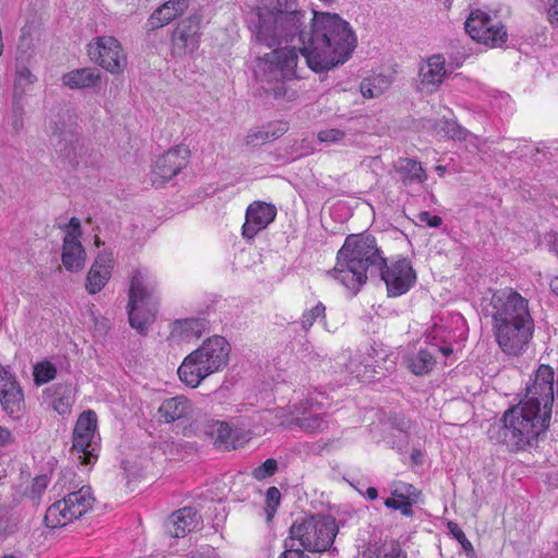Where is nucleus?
Masks as SVG:
<instances>
[{
    "label": "nucleus",
    "instance_id": "obj_1",
    "mask_svg": "<svg viewBox=\"0 0 558 558\" xmlns=\"http://www.w3.org/2000/svg\"><path fill=\"white\" fill-rule=\"evenodd\" d=\"M554 375L550 366L541 365L533 385L526 387L524 399L505 412L502 425L490 430V437L510 451L534 446L549 427L554 402Z\"/></svg>",
    "mask_w": 558,
    "mask_h": 558
},
{
    "label": "nucleus",
    "instance_id": "obj_2",
    "mask_svg": "<svg viewBox=\"0 0 558 558\" xmlns=\"http://www.w3.org/2000/svg\"><path fill=\"white\" fill-rule=\"evenodd\" d=\"M287 24L298 31L300 52L314 72L327 71L349 58L348 23L337 14L315 13L308 28L299 29L300 15L293 13Z\"/></svg>",
    "mask_w": 558,
    "mask_h": 558
},
{
    "label": "nucleus",
    "instance_id": "obj_3",
    "mask_svg": "<svg viewBox=\"0 0 558 558\" xmlns=\"http://www.w3.org/2000/svg\"><path fill=\"white\" fill-rule=\"evenodd\" d=\"M494 332L500 349L517 355L526 347L534 331L529 301L511 288L493 294Z\"/></svg>",
    "mask_w": 558,
    "mask_h": 558
},
{
    "label": "nucleus",
    "instance_id": "obj_4",
    "mask_svg": "<svg viewBox=\"0 0 558 558\" xmlns=\"http://www.w3.org/2000/svg\"><path fill=\"white\" fill-rule=\"evenodd\" d=\"M231 353V345L226 338L213 336L201 347L187 354L178 368L180 380L191 388H196L211 374L223 371Z\"/></svg>",
    "mask_w": 558,
    "mask_h": 558
},
{
    "label": "nucleus",
    "instance_id": "obj_5",
    "mask_svg": "<svg viewBox=\"0 0 558 558\" xmlns=\"http://www.w3.org/2000/svg\"><path fill=\"white\" fill-rule=\"evenodd\" d=\"M339 526L335 519L327 515H311L295 520L289 529L283 546L299 547L304 553H324L331 548Z\"/></svg>",
    "mask_w": 558,
    "mask_h": 558
},
{
    "label": "nucleus",
    "instance_id": "obj_6",
    "mask_svg": "<svg viewBox=\"0 0 558 558\" xmlns=\"http://www.w3.org/2000/svg\"><path fill=\"white\" fill-rule=\"evenodd\" d=\"M158 298L155 287L148 283L140 270H135L129 290V322L132 328L144 333L155 322Z\"/></svg>",
    "mask_w": 558,
    "mask_h": 558
},
{
    "label": "nucleus",
    "instance_id": "obj_7",
    "mask_svg": "<svg viewBox=\"0 0 558 558\" xmlns=\"http://www.w3.org/2000/svg\"><path fill=\"white\" fill-rule=\"evenodd\" d=\"M94 502L92 488L83 486L50 505L46 510L44 522L49 529L65 526L92 510Z\"/></svg>",
    "mask_w": 558,
    "mask_h": 558
},
{
    "label": "nucleus",
    "instance_id": "obj_8",
    "mask_svg": "<svg viewBox=\"0 0 558 558\" xmlns=\"http://www.w3.org/2000/svg\"><path fill=\"white\" fill-rule=\"evenodd\" d=\"M384 264L385 257L374 235L361 230L351 233V275L353 281L357 283L356 291L366 283L367 270Z\"/></svg>",
    "mask_w": 558,
    "mask_h": 558
},
{
    "label": "nucleus",
    "instance_id": "obj_9",
    "mask_svg": "<svg viewBox=\"0 0 558 558\" xmlns=\"http://www.w3.org/2000/svg\"><path fill=\"white\" fill-rule=\"evenodd\" d=\"M96 430V413L93 410L81 413L73 429L71 448L81 465H93L98 460L97 445L93 441Z\"/></svg>",
    "mask_w": 558,
    "mask_h": 558
},
{
    "label": "nucleus",
    "instance_id": "obj_10",
    "mask_svg": "<svg viewBox=\"0 0 558 558\" xmlns=\"http://www.w3.org/2000/svg\"><path fill=\"white\" fill-rule=\"evenodd\" d=\"M89 59L107 72L118 75L128 65L126 54L118 39L112 36H99L87 45Z\"/></svg>",
    "mask_w": 558,
    "mask_h": 558
},
{
    "label": "nucleus",
    "instance_id": "obj_11",
    "mask_svg": "<svg viewBox=\"0 0 558 558\" xmlns=\"http://www.w3.org/2000/svg\"><path fill=\"white\" fill-rule=\"evenodd\" d=\"M375 270H378L385 282L389 298L405 294L416 282V272L404 257L392 260L390 264L385 258V264L378 265Z\"/></svg>",
    "mask_w": 558,
    "mask_h": 558
},
{
    "label": "nucleus",
    "instance_id": "obj_12",
    "mask_svg": "<svg viewBox=\"0 0 558 558\" xmlns=\"http://www.w3.org/2000/svg\"><path fill=\"white\" fill-rule=\"evenodd\" d=\"M466 33L476 41L490 47L501 46L507 40V32L502 24L494 23L492 17L481 10L471 12L465 21Z\"/></svg>",
    "mask_w": 558,
    "mask_h": 558
},
{
    "label": "nucleus",
    "instance_id": "obj_13",
    "mask_svg": "<svg viewBox=\"0 0 558 558\" xmlns=\"http://www.w3.org/2000/svg\"><path fill=\"white\" fill-rule=\"evenodd\" d=\"M298 52L293 48H278L263 58V70L267 83L291 81L296 77Z\"/></svg>",
    "mask_w": 558,
    "mask_h": 558
},
{
    "label": "nucleus",
    "instance_id": "obj_14",
    "mask_svg": "<svg viewBox=\"0 0 558 558\" xmlns=\"http://www.w3.org/2000/svg\"><path fill=\"white\" fill-rule=\"evenodd\" d=\"M190 155L191 150L184 144L177 145L166 151L158 158L151 170V184L160 187L178 175L186 167Z\"/></svg>",
    "mask_w": 558,
    "mask_h": 558
},
{
    "label": "nucleus",
    "instance_id": "obj_15",
    "mask_svg": "<svg viewBox=\"0 0 558 558\" xmlns=\"http://www.w3.org/2000/svg\"><path fill=\"white\" fill-rule=\"evenodd\" d=\"M0 404L14 421L20 420L25 412L23 390L15 376L2 365H0Z\"/></svg>",
    "mask_w": 558,
    "mask_h": 558
},
{
    "label": "nucleus",
    "instance_id": "obj_16",
    "mask_svg": "<svg viewBox=\"0 0 558 558\" xmlns=\"http://www.w3.org/2000/svg\"><path fill=\"white\" fill-rule=\"evenodd\" d=\"M81 235V222L76 217H72L63 239L61 254L62 264L69 271H80L85 266L86 252L80 241Z\"/></svg>",
    "mask_w": 558,
    "mask_h": 558
},
{
    "label": "nucleus",
    "instance_id": "obj_17",
    "mask_svg": "<svg viewBox=\"0 0 558 558\" xmlns=\"http://www.w3.org/2000/svg\"><path fill=\"white\" fill-rule=\"evenodd\" d=\"M277 217L274 204L264 201H254L245 210V222L242 226L244 239L252 240L258 232L265 230Z\"/></svg>",
    "mask_w": 558,
    "mask_h": 558
},
{
    "label": "nucleus",
    "instance_id": "obj_18",
    "mask_svg": "<svg viewBox=\"0 0 558 558\" xmlns=\"http://www.w3.org/2000/svg\"><path fill=\"white\" fill-rule=\"evenodd\" d=\"M199 21L195 17L181 20L171 35V48L173 53L183 54L187 50H196L199 45Z\"/></svg>",
    "mask_w": 558,
    "mask_h": 558
},
{
    "label": "nucleus",
    "instance_id": "obj_19",
    "mask_svg": "<svg viewBox=\"0 0 558 558\" xmlns=\"http://www.w3.org/2000/svg\"><path fill=\"white\" fill-rule=\"evenodd\" d=\"M199 519L201 517L194 508H181L169 518L168 532L172 537H184L197 527Z\"/></svg>",
    "mask_w": 558,
    "mask_h": 558
},
{
    "label": "nucleus",
    "instance_id": "obj_20",
    "mask_svg": "<svg viewBox=\"0 0 558 558\" xmlns=\"http://www.w3.org/2000/svg\"><path fill=\"white\" fill-rule=\"evenodd\" d=\"M189 7L187 0H169L158 7L149 16L147 27L150 31L161 28L182 15Z\"/></svg>",
    "mask_w": 558,
    "mask_h": 558
},
{
    "label": "nucleus",
    "instance_id": "obj_21",
    "mask_svg": "<svg viewBox=\"0 0 558 558\" xmlns=\"http://www.w3.org/2000/svg\"><path fill=\"white\" fill-rule=\"evenodd\" d=\"M112 259L108 255L100 254L93 263L87 277L86 290L90 294L100 292L111 277Z\"/></svg>",
    "mask_w": 558,
    "mask_h": 558
},
{
    "label": "nucleus",
    "instance_id": "obj_22",
    "mask_svg": "<svg viewBox=\"0 0 558 558\" xmlns=\"http://www.w3.org/2000/svg\"><path fill=\"white\" fill-rule=\"evenodd\" d=\"M395 81L392 71H374L363 78L360 84V90L364 98H377L387 92Z\"/></svg>",
    "mask_w": 558,
    "mask_h": 558
},
{
    "label": "nucleus",
    "instance_id": "obj_23",
    "mask_svg": "<svg viewBox=\"0 0 558 558\" xmlns=\"http://www.w3.org/2000/svg\"><path fill=\"white\" fill-rule=\"evenodd\" d=\"M100 72L94 68L72 70L62 76V83L70 89H83L96 86L100 81Z\"/></svg>",
    "mask_w": 558,
    "mask_h": 558
},
{
    "label": "nucleus",
    "instance_id": "obj_24",
    "mask_svg": "<svg viewBox=\"0 0 558 558\" xmlns=\"http://www.w3.org/2000/svg\"><path fill=\"white\" fill-rule=\"evenodd\" d=\"M208 329V322L204 318H186L177 320L171 329V337L182 341L198 339Z\"/></svg>",
    "mask_w": 558,
    "mask_h": 558
},
{
    "label": "nucleus",
    "instance_id": "obj_25",
    "mask_svg": "<svg viewBox=\"0 0 558 558\" xmlns=\"http://www.w3.org/2000/svg\"><path fill=\"white\" fill-rule=\"evenodd\" d=\"M447 75L445 58L441 54H434L428 58L425 66L421 68L420 76L424 85L437 86L442 83Z\"/></svg>",
    "mask_w": 558,
    "mask_h": 558
},
{
    "label": "nucleus",
    "instance_id": "obj_26",
    "mask_svg": "<svg viewBox=\"0 0 558 558\" xmlns=\"http://www.w3.org/2000/svg\"><path fill=\"white\" fill-rule=\"evenodd\" d=\"M190 410L189 400L184 397L178 396L165 400L158 409L160 417L166 423H173L182 417H185Z\"/></svg>",
    "mask_w": 558,
    "mask_h": 558
},
{
    "label": "nucleus",
    "instance_id": "obj_27",
    "mask_svg": "<svg viewBox=\"0 0 558 558\" xmlns=\"http://www.w3.org/2000/svg\"><path fill=\"white\" fill-rule=\"evenodd\" d=\"M396 171L400 174L404 184L423 183L427 174L421 162L411 158H400L395 165Z\"/></svg>",
    "mask_w": 558,
    "mask_h": 558
},
{
    "label": "nucleus",
    "instance_id": "obj_28",
    "mask_svg": "<svg viewBox=\"0 0 558 558\" xmlns=\"http://www.w3.org/2000/svg\"><path fill=\"white\" fill-rule=\"evenodd\" d=\"M363 558H407L397 541H385L383 544L371 545L363 551Z\"/></svg>",
    "mask_w": 558,
    "mask_h": 558
},
{
    "label": "nucleus",
    "instance_id": "obj_29",
    "mask_svg": "<svg viewBox=\"0 0 558 558\" xmlns=\"http://www.w3.org/2000/svg\"><path fill=\"white\" fill-rule=\"evenodd\" d=\"M435 363V354L427 349H422L417 353L409 355L405 360L407 367L415 375L429 373Z\"/></svg>",
    "mask_w": 558,
    "mask_h": 558
},
{
    "label": "nucleus",
    "instance_id": "obj_30",
    "mask_svg": "<svg viewBox=\"0 0 558 558\" xmlns=\"http://www.w3.org/2000/svg\"><path fill=\"white\" fill-rule=\"evenodd\" d=\"M349 271V235L345 238L341 248L338 251L336 265L328 271V275L342 284H345L347 274Z\"/></svg>",
    "mask_w": 558,
    "mask_h": 558
},
{
    "label": "nucleus",
    "instance_id": "obj_31",
    "mask_svg": "<svg viewBox=\"0 0 558 558\" xmlns=\"http://www.w3.org/2000/svg\"><path fill=\"white\" fill-rule=\"evenodd\" d=\"M57 367L50 361H41L34 365L33 377L36 386H43L57 377Z\"/></svg>",
    "mask_w": 558,
    "mask_h": 558
},
{
    "label": "nucleus",
    "instance_id": "obj_32",
    "mask_svg": "<svg viewBox=\"0 0 558 558\" xmlns=\"http://www.w3.org/2000/svg\"><path fill=\"white\" fill-rule=\"evenodd\" d=\"M49 483L50 478L45 474L35 476L31 484L25 488L24 496L35 504L39 502Z\"/></svg>",
    "mask_w": 558,
    "mask_h": 558
},
{
    "label": "nucleus",
    "instance_id": "obj_33",
    "mask_svg": "<svg viewBox=\"0 0 558 558\" xmlns=\"http://www.w3.org/2000/svg\"><path fill=\"white\" fill-rule=\"evenodd\" d=\"M293 424L310 434L323 432L327 427V421L318 414L296 417Z\"/></svg>",
    "mask_w": 558,
    "mask_h": 558
},
{
    "label": "nucleus",
    "instance_id": "obj_34",
    "mask_svg": "<svg viewBox=\"0 0 558 558\" xmlns=\"http://www.w3.org/2000/svg\"><path fill=\"white\" fill-rule=\"evenodd\" d=\"M214 427L215 429L213 430V434L215 435V446L223 449L234 448L232 428L229 424L225 422H217Z\"/></svg>",
    "mask_w": 558,
    "mask_h": 558
},
{
    "label": "nucleus",
    "instance_id": "obj_35",
    "mask_svg": "<svg viewBox=\"0 0 558 558\" xmlns=\"http://www.w3.org/2000/svg\"><path fill=\"white\" fill-rule=\"evenodd\" d=\"M438 129L446 136L459 141L465 140L469 134L468 130L462 128L457 121L453 120H441L438 123Z\"/></svg>",
    "mask_w": 558,
    "mask_h": 558
},
{
    "label": "nucleus",
    "instance_id": "obj_36",
    "mask_svg": "<svg viewBox=\"0 0 558 558\" xmlns=\"http://www.w3.org/2000/svg\"><path fill=\"white\" fill-rule=\"evenodd\" d=\"M281 501V493L276 486H271L266 490L265 512L267 521H271Z\"/></svg>",
    "mask_w": 558,
    "mask_h": 558
},
{
    "label": "nucleus",
    "instance_id": "obj_37",
    "mask_svg": "<svg viewBox=\"0 0 558 558\" xmlns=\"http://www.w3.org/2000/svg\"><path fill=\"white\" fill-rule=\"evenodd\" d=\"M278 471V462L274 458L265 460L260 465L252 471V477L256 481H264L271 477Z\"/></svg>",
    "mask_w": 558,
    "mask_h": 558
},
{
    "label": "nucleus",
    "instance_id": "obj_38",
    "mask_svg": "<svg viewBox=\"0 0 558 558\" xmlns=\"http://www.w3.org/2000/svg\"><path fill=\"white\" fill-rule=\"evenodd\" d=\"M276 84L267 89V93L274 96L275 99H282L292 101L298 98L295 89L286 86L287 81H274Z\"/></svg>",
    "mask_w": 558,
    "mask_h": 558
},
{
    "label": "nucleus",
    "instance_id": "obj_39",
    "mask_svg": "<svg viewBox=\"0 0 558 558\" xmlns=\"http://www.w3.org/2000/svg\"><path fill=\"white\" fill-rule=\"evenodd\" d=\"M326 307L322 302H318L314 307L310 311H306L302 315V326L304 329L311 328L314 323L320 318L325 317Z\"/></svg>",
    "mask_w": 558,
    "mask_h": 558
},
{
    "label": "nucleus",
    "instance_id": "obj_40",
    "mask_svg": "<svg viewBox=\"0 0 558 558\" xmlns=\"http://www.w3.org/2000/svg\"><path fill=\"white\" fill-rule=\"evenodd\" d=\"M263 129L265 133H267L269 142H274L286 134L289 128L288 123L284 121H272L263 125Z\"/></svg>",
    "mask_w": 558,
    "mask_h": 558
},
{
    "label": "nucleus",
    "instance_id": "obj_41",
    "mask_svg": "<svg viewBox=\"0 0 558 558\" xmlns=\"http://www.w3.org/2000/svg\"><path fill=\"white\" fill-rule=\"evenodd\" d=\"M413 500H400L397 498H387L385 499V506L387 508L393 510H400V512L405 517H411L413 514L412 510Z\"/></svg>",
    "mask_w": 558,
    "mask_h": 558
},
{
    "label": "nucleus",
    "instance_id": "obj_42",
    "mask_svg": "<svg viewBox=\"0 0 558 558\" xmlns=\"http://www.w3.org/2000/svg\"><path fill=\"white\" fill-rule=\"evenodd\" d=\"M244 141L247 146L257 147L269 143V137L262 126L258 130L250 131Z\"/></svg>",
    "mask_w": 558,
    "mask_h": 558
},
{
    "label": "nucleus",
    "instance_id": "obj_43",
    "mask_svg": "<svg viewBox=\"0 0 558 558\" xmlns=\"http://www.w3.org/2000/svg\"><path fill=\"white\" fill-rule=\"evenodd\" d=\"M449 529H450L451 534L462 545L463 549L466 553H472V557L471 558H475L473 546H472L471 542L466 538L464 532L459 527V525L456 524V523L450 522L449 523Z\"/></svg>",
    "mask_w": 558,
    "mask_h": 558
},
{
    "label": "nucleus",
    "instance_id": "obj_44",
    "mask_svg": "<svg viewBox=\"0 0 558 558\" xmlns=\"http://www.w3.org/2000/svg\"><path fill=\"white\" fill-rule=\"evenodd\" d=\"M35 82V76L26 66L17 68L16 77H15V87L14 93L15 96L20 93L19 88L22 85L33 84Z\"/></svg>",
    "mask_w": 558,
    "mask_h": 558
},
{
    "label": "nucleus",
    "instance_id": "obj_45",
    "mask_svg": "<svg viewBox=\"0 0 558 558\" xmlns=\"http://www.w3.org/2000/svg\"><path fill=\"white\" fill-rule=\"evenodd\" d=\"M413 490L414 487L411 484L400 483L392 489L391 498H397L400 500H411L410 497L413 494Z\"/></svg>",
    "mask_w": 558,
    "mask_h": 558
},
{
    "label": "nucleus",
    "instance_id": "obj_46",
    "mask_svg": "<svg viewBox=\"0 0 558 558\" xmlns=\"http://www.w3.org/2000/svg\"><path fill=\"white\" fill-rule=\"evenodd\" d=\"M344 135L345 134L342 131H339L336 129H330V130L320 131L317 136L320 142L333 143V142H338V141L342 140L344 137Z\"/></svg>",
    "mask_w": 558,
    "mask_h": 558
},
{
    "label": "nucleus",
    "instance_id": "obj_47",
    "mask_svg": "<svg viewBox=\"0 0 558 558\" xmlns=\"http://www.w3.org/2000/svg\"><path fill=\"white\" fill-rule=\"evenodd\" d=\"M283 547L284 550L278 556V558H312L307 553H304V550L301 548H296L292 545Z\"/></svg>",
    "mask_w": 558,
    "mask_h": 558
},
{
    "label": "nucleus",
    "instance_id": "obj_48",
    "mask_svg": "<svg viewBox=\"0 0 558 558\" xmlns=\"http://www.w3.org/2000/svg\"><path fill=\"white\" fill-rule=\"evenodd\" d=\"M417 218L421 222H424L432 228H438L442 223V219L439 216H432L428 211H421Z\"/></svg>",
    "mask_w": 558,
    "mask_h": 558
},
{
    "label": "nucleus",
    "instance_id": "obj_49",
    "mask_svg": "<svg viewBox=\"0 0 558 558\" xmlns=\"http://www.w3.org/2000/svg\"><path fill=\"white\" fill-rule=\"evenodd\" d=\"M52 408L56 412H58L61 415H64L66 413H70L71 411V404L69 401V398H57L52 401Z\"/></svg>",
    "mask_w": 558,
    "mask_h": 558
},
{
    "label": "nucleus",
    "instance_id": "obj_50",
    "mask_svg": "<svg viewBox=\"0 0 558 558\" xmlns=\"http://www.w3.org/2000/svg\"><path fill=\"white\" fill-rule=\"evenodd\" d=\"M13 524L9 513L0 509V535L7 534L13 530Z\"/></svg>",
    "mask_w": 558,
    "mask_h": 558
},
{
    "label": "nucleus",
    "instance_id": "obj_51",
    "mask_svg": "<svg viewBox=\"0 0 558 558\" xmlns=\"http://www.w3.org/2000/svg\"><path fill=\"white\" fill-rule=\"evenodd\" d=\"M14 436L7 427L0 426V446L5 447L14 442Z\"/></svg>",
    "mask_w": 558,
    "mask_h": 558
},
{
    "label": "nucleus",
    "instance_id": "obj_52",
    "mask_svg": "<svg viewBox=\"0 0 558 558\" xmlns=\"http://www.w3.org/2000/svg\"><path fill=\"white\" fill-rule=\"evenodd\" d=\"M393 425L396 428L403 433L404 435L410 430L411 428V422L409 420H405L404 417H395L393 418Z\"/></svg>",
    "mask_w": 558,
    "mask_h": 558
},
{
    "label": "nucleus",
    "instance_id": "obj_53",
    "mask_svg": "<svg viewBox=\"0 0 558 558\" xmlns=\"http://www.w3.org/2000/svg\"><path fill=\"white\" fill-rule=\"evenodd\" d=\"M549 251L558 257V233L551 232L547 234Z\"/></svg>",
    "mask_w": 558,
    "mask_h": 558
},
{
    "label": "nucleus",
    "instance_id": "obj_54",
    "mask_svg": "<svg viewBox=\"0 0 558 558\" xmlns=\"http://www.w3.org/2000/svg\"><path fill=\"white\" fill-rule=\"evenodd\" d=\"M548 20L553 25L558 26V0H554L548 9Z\"/></svg>",
    "mask_w": 558,
    "mask_h": 558
},
{
    "label": "nucleus",
    "instance_id": "obj_55",
    "mask_svg": "<svg viewBox=\"0 0 558 558\" xmlns=\"http://www.w3.org/2000/svg\"><path fill=\"white\" fill-rule=\"evenodd\" d=\"M378 496V492L375 487H368L367 490H366V497L369 499V500H375Z\"/></svg>",
    "mask_w": 558,
    "mask_h": 558
},
{
    "label": "nucleus",
    "instance_id": "obj_56",
    "mask_svg": "<svg viewBox=\"0 0 558 558\" xmlns=\"http://www.w3.org/2000/svg\"><path fill=\"white\" fill-rule=\"evenodd\" d=\"M550 290L558 296V276L554 277L549 282Z\"/></svg>",
    "mask_w": 558,
    "mask_h": 558
},
{
    "label": "nucleus",
    "instance_id": "obj_57",
    "mask_svg": "<svg viewBox=\"0 0 558 558\" xmlns=\"http://www.w3.org/2000/svg\"><path fill=\"white\" fill-rule=\"evenodd\" d=\"M21 33V40H25L26 37H31V31L27 27H23Z\"/></svg>",
    "mask_w": 558,
    "mask_h": 558
},
{
    "label": "nucleus",
    "instance_id": "obj_58",
    "mask_svg": "<svg viewBox=\"0 0 558 558\" xmlns=\"http://www.w3.org/2000/svg\"><path fill=\"white\" fill-rule=\"evenodd\" d=\"M350 36H351V52H352L356 46L357 40H356V37L352 29H351Z\"/></svg>",
    "mask_w": 558,
    "mask_h": 558
},
{
    "label": "nucleus",
    "instance_id": "obj_59",
    "mask_svg": "<svg viewBox=\"0 0 558 558\" xmlns=\"http://www.w3.org/2000/svg\"><path fill=\"white\" fill-rule=\"evenodd\" d=\"M435 170L438 173V175L442 177L447 169L445 166L438 165L436 166Z\"/></svg>",
    "mask_w": 558,
    "mask_h": 558
},
{
    "label": "nucleus",
    "instance_id": "obj_60",
    "mask_svg": "<svg viewBox=\"0 0 558 558\" xmlns=\"http://www.w3.org/2000/svg\"><path fill=\"white\" fill-rule=\"evenodd\" d=\"M189 558H204L202 555L197 554V555H191Z\"/></svg>",
    "mask_w": 558,
    "mask_h": 558
},
{
    "label": "nucleus",
    "instance_id": "obj_61",
    "mask_svg": "<svg viewBox=\"0 0 558 558\" xmlns=\"http://www.w3.org/2000/svg\"><path fill=\"white\" fill-rule=\"evenodd\" d=\"M1 558H17V557H15L14 555H4V556H3V557H1Z\"/></svg>",
    "mask_w": 558,
    "mask_h": 558
},
{
    "label": "nucleus",
    "instance_id": "obj_62",
    "mask_svg": "<svg viewBox=\"0 0 558 558\" xmlns=\"http://www.w3.org/2000/svg\"><path fill=\"white\" fill-rule=\"evenodd\" d=\"M356 289H357V287H356V288H354V290H353V288L351 287V288H350V291H353V293H354V294H356V293L359 292V291H356Z\"/></svg>",
    "mask_w": 558,
    "mask_h": 558
},
{
    "label": "nucleus",
    "instance_id": "obj_63",
    "mask_svg": "<svg viewBox=\"0 0 558 558\" xmlns=\"http://www.w3.org/2000/svg\"><path fill=\"white\" fill-rule=\"evenodd\" d=\"M450 352H451V350H450V349L445 350V354H448V353H450Z\"/></svg>",
    "mask_w": 558,
    "mask_h": 558
}]
</instances>
